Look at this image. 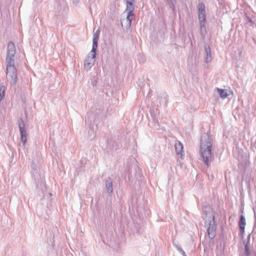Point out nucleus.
Wrapping results in <instances>:
<instances>
[{
    "instance_id": "nucleus-1",
    "label": "nucleus",
    "mask_w": 256,
    "mask_h": 256,
    "mask_svg": "<svg viewBox=\"0 0 256 256\" xmlns=\"http://www.w3.org/2000/svg\"><path fill=\"white\" fill-rule=\"evenodd\" d=\"M212 140L210 136L204 134L201 138L200 152L204 163L208 166L212 160Z\"/></svg>"
},
{
    "instance_id": "nucleus-2",
    "label": "nucleus",
    "mask_w": 256,
    "mask_h": 256,
    "mask_svg": "<svg viewBox=\"0 0 256 256\" xmlns=\"http://www.w3.org/2000/svg\"><path fill=\"white\" fill-rule=\"evenodd\" d=\"M15 47L14 44L10 42L8 46V57L6 59V74L12 80H14L16 77V70L14 66V54Z\"/></svg>"
},
{
    "instance_id": "nucleus-3",
    "label": "nucleus",
    "mask_w": 256,
    "mask_h": 256,
    "mask_svg": "<svg viewBox=\"0 0 256 256\" xmlns=\"http://www.w3.org/2000/svg\"><path fill=\"white\" fill-rule=\"evenodd\" d=\"M174 146L176 154L182 156L184 152L182 144L180 141H176L175 142Z\"/></svg>"
},
{
    "instance_id": "nucleus-4",
    "label": "nucleus",
    "mask_w": 256,
    "mask_h": 256,
    "mask_svg": "<svg viewBox=\"0 0 256 256\" xmlns=\"http://www.w3.org/2000/svg\"><path fill=\"white\" fill-rule=\"evenodd\" d=\"M239 226L240 232L243 234L244 232V228L246 224V220L244 216L241 215L239 221Z\"/></svg>"
},
{
    "instance_id": "nucleus-5",
    "label": "nucleus",
    "mask_w": 256,
    "mask_h": 256,
    "mask_svg": "<svg viewBox=\"0 0 256 256\" xmlns=\"http://www.w3.org/2000/svg\"><path fill=\"white\" fill-rule=\"evenodd\" d=\"M94 58H93V56L92 55V57L88 56L85 61L84 66L86 68H90L93 65L94 62Z\"/></svg>"
},
{
    "instance_id": "nucleus-6",
    "label": "nucleus",
    "mask_w": 256,
    "mask_h": 256,
    "mask_svg": "<svg viewBox=\"0 0 256 256\" xmlns=\"http://www.w3.org/2000/svg\"><path fill=\"white\" fill-rule=\"evenodd\" d=\"M206 12H198V18L200 20V24L201 29L204 28V24L206 22Z\"/></svg>"
},
{
    "instance_id": "nucleus-7",
    "label": "nucleus",
    "mask_w": 256,
    "mask_h": 256,
    "mask_svg": "<svg viewBox=\"0 0 256 256\" xmlns=\"http://www.w3.org/2000/svg\"><path fill=\"white\" fill-rule=\"evenodd\" d=\"M20 132L21 134V140L24 144L26 142V132L24 127L20 126Z\"/></svg>"
},
{
    "instance_id": "nucleus-8",
    "label": "nucleus",
    "mask_w": 256,
    "mask_h": 256,
    "mask_svg": "<svg viewBox=\"0 0 256 256\" xmlns=\"http://www.w3.org/2000/svg\"><path fill=\"white\" fill-rule=\"evenodd\" d=\"M208 234L210 239H212L215 236V230L213 226H210L207 230Z\"/></svg>"
},
{
    "instance_id": "nucleus-9",
    "label": "nucleus",
    "mask_w": 256,
    "mask_h": 256,
    "mask_svg": "<svg viewBox=\"0 0 256 256\" xmlns=\"http://www.w3.org/2000/svg\"><path fill=\"white\" fill-rule=\"evenodd\" d=\"M98 47V42L97 41H92V50L90 52L92 55L93 56V58H95L96 56V48Z\"/></svg>"
},
{
    "instance_id": "nucleus-10",
    "label": "nucleus",
    "mask_w": 256,
    "mask_h": 256,
    "mask_svg": "<svg viewBox=\"0 0 256 256\" xmlns=\"http://www.w3.org/2000/svg\"><path fill=\"white\" fill-rule=\"evenodd\" d=\"M218 92L220 96L222 98H226L228 96L224 90L218 88Z\"/></svg>"
},
{
    "instance_id": "nucleus-11",
    "label": "nucleus",
    "mask_w": 256,
    "mask_h": 256,
    "mask_svg": "<svg viewBox=\"0 0 256 256\" xmlns=\"http://www.w3.org/2000/svg\"><path fill=\"white\" fill-rule=\"evenodd\" d=\"M133 17V12H128L127 16H126V22H127V26H130L131 25L132 20Z\"/></svg>"
},
{
    "instance_id": "nucleus-12",
    "label": "nucleus",
    "mask_w": 256,
    "mask_h": 256,
    "mask_svg": "<svg viewBox=\"0 0 256 256\" xmlns=\"http://www.w3.org/2000/svg\"><path fill=\"white\" fill-rule=\"evenodd\" d=\"M126 10L130 12H133L134 10V7L133 6V3H126Z\"/></svg>"
},
{
    "instance_id": "nucleus-13",
    "label": "nucleus",
    "mask_w": 256,
    "mask_h": 256,
    "mask_svg": "<svg viewBox=\"0 0 256 256\" xmlns=\"http://www.w3.org/2000/svg\"><path fill=\"white\" fill-rule=\"evenodd\" d=\"M5 93V88L4 86H0V101L4 98Z\"/></svg>"
},
{
    "instance_id": "nucleus-14",
    "label": "nucleus",
    "mask_w": 256,
    "mask_h": 256,
    "mask_svg": "<svg viewBox=\"0 0 256 256\" xmlns=\"http://www.w3.org/2000/svg\"><path fill=\"white\" fill-rule=\"evenodd\" d=\"M198 12H206L204 4L202 3L198 5Z\"/></svg>"
},
{
    "instance_id": "nucleus-15",
    "label": "nucleus",
    "mask_w": 256,
    "mask_h": 256,
    "mask_svg": "<svg viewBox=\"0 0 256 256\" xmlns=\"http://www.w3.org/2000/svg\"><path fill=\"white\" fill-rule=\"evenodd\" d=\"M100 35V30H97L96 32L94 34L92 41L98 42Z\"/></svg>"
},
{
    "instance_id": "nucleus-16",
    "label": "nucleus",
    "mask_w": 256,
    "mask_h": 256,
    "mask_svg": "<svg viewBox=\"0 0 256 256\" xmlns=\"http://www.w3.org/2000/svg\"><path fill=\"white\" fill-rule=\"evenodd\" d=\"M245 252H246V256H248L250 254V252L249 250V248H248V244H246V246H245Z\"/></svg>"
},
{
    "instance_id": "nucleus-17",
    "label": "nucleus",
    "mask_w": 256,
    "mask_h": 256,
    "mask_svg": "<svg viewBox=\"0 0 256 256\" xmlns=\"http://www.w3.org/2000/svg\"><path fill=\"white\" fill-rule=\"evenodd\" d=\"M106 187L108 189V190L112 192V182H108L106 184Z\"/></svg>"
},
{
    "instance_id": "nucleus-18",
    "label": "nucleus",
    "mask_w": 256,
    "mask_h": 256,
    "mask_svg": "<svg viewBox=\"0 0 256 256\" xmlns=\"http://www.w3.org/2000/svg\"><path fill=\"white\" fill-rule=\"evenodd\" d=\"M134 0H126V3H133Z\"/></svg>"
}]
</instances>
